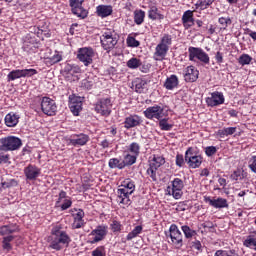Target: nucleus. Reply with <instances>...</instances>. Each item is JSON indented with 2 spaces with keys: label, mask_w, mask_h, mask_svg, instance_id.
Here are the masks:
<instances>
[{
  "label": "nucleus",
  "mask_w": 256,
  "mask_h": 256,
  "mask_svg": "<svg viewBox=\"0 0 256 256\" xmlns=\"http://www.w3.org/2000/svg\"><path fill=\"white\" fill-rule=\"evenodd\" d=\"M50 244L49 248L54 249V251H61L65 247H69L71 243V237L66 231L61 230V226H55L51 230Z\"/></svg>",
  "instance_id": "nucleus-1"
},
{
  "label": "nucleus",
  "mask_w": 256,
  "mask_h": 256,
  "mask_svg": "<svg viewBox=\"0 0 256 256\" xmlns=\"http://www.w3.org/2000/svg\"><path fill=\"white\" fill-rule=\"evenodd\" d=\"M100 43L104 51L111 53V51H113V49L117 46V43H119V38H117V33H115V30L105 29L100 36Z\"/></svg>",
  "instance_id": "nucleus-2"
},
{
  "label": "nucleus",
  "mask_w": 256,
  "mask_h": 256,
  "mask_svg": "<svg viewBox=\"0 0 256 256\" xmlns=\"http://www.w3.org/2000/svg\"><path fill=\"white\" fill-rule=\"evenodd\" d=\"M23 141L17 136H7L0 139V151L8 153V151H18L21 149Z\"/></svg>",
  "instance_id": "nucleus-3"
},
{
  "label": "nucleus",
  "mask_w": 256,
  "mask_h": 256,
  "mask_svg": "<svg viewBox=\"0 0 256 256\" xmlns=\"http://www.w3.org/2000/svg\"><path fill=\"white\" fill-rule=\"evenodd\" d=\"M165 163V157L161 154H153L149 160V168L147 169V175L152 181H157V170L159 167H163Z\"/></svg>",
  "instance_id": "nucleus-4"
},
{
  "label": "nucleus",
  "mask_w": 256,
  "mask_h": 256,
  "mask_svg": "<svg viewBox=\"0 0 256 256\" xmlns=\"http://www.w3.org/2000/svg\"><path fill=\"white\" fill-rule=\"evenodd\" d=\"M188 54L189 61H195V59H198V61H200V63H203L204 65H209V63H211V58L209 57V54L203 51L202 48L190 46L188 48Z\"/></svg>",
  "instance_id": "nucleus-5"
},
{
  "label": "nucleus",
  "mask_w": 256,
  "mask_h": 256,
  "mask_svg": "<svg viewBox=\"0 0 256 256\" xmlns=\"http://www.w3.org/2000/svg\"><path fill=\"white\" fill-rule=\"evenodd\" d=\"M78 61L83 63L85 67L93 65V57H95V50L92 47H82L77 50L76 55Z\"/></svg>",
  "instance_id": "nucleus-6"
},
{
  "label": "nucleus",
  "mask_w": 256,
  "mask_h": 256,
  "mask_svg": "<svg viewBox=\"0 0 256 256\" xmlns=\"http://www.w3.org/2000/svg\"><path fill=\"white\" fill-rule=\"evenodd\" d=\"M184 187L185 183L181 178H174L171 182V186H168L166 189L167 195H172L174 199H181L183 197Z\"/></svg>",
  "instance_id": "nucleus-7"
},
{
  "label": "nucleus",
  "mask_w": 256,
  "mask_h": 256,
  "mask_svg": "<svg viewBox=\"0 0 256 256\" xmlns=\"http://www.w3.org/2000/svg\"><path fill=\"white\" fill-rule=\"evenodd\" d=\"M109 227L107 225H98L94 230L89 234V237H92L88 243L90 245H95V243H100L107 237Z\"/></svg>",
  "instance_id": "nucleus-8"
},
{
  "label": "nucleus",
  "mask_w": 256,
  "mask_h": 256,
  "mask_svg": "<svg viewBox=\"0 0 256 256\" xmlns=\"http://www.w3.org/2000/svg\"><path fill=\"white\" fill-rule=\"evenodd\" d=\"M185 161L190 169H198L203 163V156L193 152V147H189L185 152Z\"/></svg>",
  "instance_id": "nucleus-9"
},
{
  "label": "nucleus",
  "mask_w": 256,
  "mask_h": 256,
  "mask_svg": "<svg viewBox=\"0 0 256 256\" xmlns=\"http://www.w3.org/2000/svg\"><path fill=\"white\" fill-rule=\"evenodd\" d=\"M111 107H113L111 98H100L95 104V111L103 117H109L111 115Z\"/></svg>",
  "instance_id": "nucleus-10"
},
{
  "label": "nucleus",
  "mask_w": 256,
  "mask_h": 256,
  "mask_svg": "<svg viewBox=\"0 0 256 256\" xmlns=\"http://www.w3.org/2000/svg\"><path fill=\"white\" fill-rule=\"evenodd\" d=\"M169 237L171 239L172 245L176 249H181V247H183V234L181 233V230H179V227L176 226V224H172L170 226Z\"/></svg>",
  "instance_id": "nucleus-11"
},
{
  "label": "nucleus",
  "mask_w": 256,
  "mask_h": 256,
  "mask_svg": "<svg viewBox=\"0 0 256 256\" xmlns=\"http://www.w3.org/2000/svg\"><path fill=\"white\" fill-rule=\"evenodd\" d=\"M41 109L44 115H48V117L57 115V103L47 96L43 97L41 100Z\"/></svg>",
  "instance_id": "nucleus-12"
},
{
  "label": "nucleus",
  "mask_w": 256,
  "mask_h": 256,
  "mask_svg": "<svg viewBox=\"0 0 256 256\" xmlns=\"http://www.w3.org/2000/svg\"><path fill=\"white\" fill-rule=\"evenodd\" d=\"M83 3H85V0H69L71 12L80 19H86L89 15V12L83 8Z\"/></svg>",
  "instance_id": "nucleus-13"
},
{
  "label": "nucleus",
  "mask_w": 256,
  "mask_h": 256,
  "mask_svg": "<svg viewBox=\"0 0 256 256\" xmlns=\"http://www.w3.org/2000/svg\"><path fill=\"white\" fill-rule=\"evenodd\" d=\"M39 73L36 69L30 68V69H17V70H12L8 75H7V81H15L17 79H21L23 77H33V75H37Z\"/></svg>",
  "instance_id": "nucleus-14"
},
{
  "label": "nucleus",
  "mask_w": 256,
  "mask_h": 256,
  "mask_svg": "<svg viewBox=\"0 0 256 256\" xmlns=\"http://www.w3.org/2000/svg\"><path fill=\"white\" fill-rule=\"evenodd\" d=\"M68 99L70 111L78 117L79 113L83 110V97L71 94Z\"/></svg>",
  "instance_id": "nucleus-15"
},
{
  "label": "nucleus",
  "mask_w": 256,
  "mask_h": 256,
  "mask_svg": "<svg viewBox=\"0 0 256 256\" xmlns=\"http://www.w3.org/2000/svg\"><path fill=\"white\" fill-rule=\"evenodd\" d=\"M164 109L163 107L159 105H154L146 108V110L143 112L144 117L146 119H157V121L163 119L165 117V113H163Z\"/></svg>",
  "instance_id": "nucleus-16"
},
{
  "label": "nucleus",
  "mask_w": 256,
  "mask_h": 256,
  "mask_svg": "<svg viewBox=\"0 0 256 256\" xmlns=\"http://www.w3.org/2000/svg\"><path fill=\"white\" fill-rule=\"evenodd\" d=\"M89 140V135L85 133L72 134L67 139V145H72L73 147H83L84 145H87V143H89Z\"/></svg>",
  "instance_id": "nucleus-17"
},
{
  "label": "nucleus",
  "mask_w": 256,
  "mask_h": 256,
  "mask_svg": "<svg viewBox=\"0 0 256 256\" xmlns=\"http://www.w3.org/2000/svg\"><path fill=\"white\" fill-rule=\"evenodd\" d=\"M183 79L185 83H195L199 79V70L193 66H187L183 70Z\"/></svg>",
  "instance_id": "nucleus-18"
},
{
  "label": "nucleus",
  "mask_w": 256,
  "mask_h": 256,
  "mask_svg": "<svg viewBox=\"0 0 256 256\" xmlns=\"http://www.w3.org/2000/svg\"><path fill=\"white\" fill-rule=\"evenodd\" d=\"M223 103H225V96L219 91L212 92L211 97L206 98V105L208 107H219Z\"/></svg>",
  "instance_id": "nucleus-19"
},
{
  "label": "nucleus",
  "mask_w": 256,
  "mask_h": 256,
  "mask_svg": "<svg viewBox=\"0 0 256 256\" xmlns=\"http://www.w3.org/2000/svg\"><path fill=\"white\" fill-rule=\"evenodd\" d=\"M205 203H209L211 207L214 209H229V202L227 199L218 197L217 199H211V197L206 196L204 197Z\"/></svg>",
  "instance_id": "nucleus-20"
},
{
  "label": "nucleus",
  "mask_w": 256,
  "mask_h": 256,
  "mask_svg": "<svg viewBox=\"0 0 256 256\" xmlns=\"http://www.w3.org/2000/svg\"><path fill=\"white\" fill-rule=\"evenodd\" d=\"M143 123V118L137 114H130L124 120V128L125 129H133L135 127H139Z\"/></svg>",
  "instance_id": "nucleus-21"
},
{
  "label": "nucleus",
  "mask_w": 256,
  "mask_h": 256,
  "mask_svg": "<svg viewBox=\"0 0 256 256\" xmlns=\"http://www.w3.org/2000/svg\"><path fill=\"white\" fill-rule=\"evenodd\" d=\"M24 175L28 181H35L39 175H41V168L29 164L26 168H24Z\"/></svg>",
  "instance_id": "nucleus-22"
},
{
  "label": "nucleus",
  "mask_w": 256,
  "mask_h": 256,
  "mask_svg": "<svg viewBox=\"0 0 256 256\" xmlns=\"http://www.w3.org/2000/svg\"><path fill=\"white\" fill-rule=\"evenodd\" d=\"M76 214H73V223H72V229H81V227L85 226V220L83 219L85 217V212L83 209H76Z\"/></svg>",
  "instance_id": "nucleus-23"
},
{
  "label": "nucleus",
  "mask_w": 256,
  "mask_h": 256,
  "mask_svg": "<svg viewBox=\"0 0 256 256\" xmlns=\"http://www.w3.org/2000/svg\"><path fill=\"white\" fill-rule=\"evenodd\" d=\"M233 25V18L230 16H220L218 18V29L220 33L229 31V27Z\"/></svg>",
  "instance_id": "nucleus-24"
},
{
  "label": "nucleus",
  "mask_w": 256,
  "mask_h": 256,
  "mask_svg": "<svg viewBox=\"0 0 256 256\" xmlns=\"http://www.w3.org/2000/svg\"><path fill=\"white\" fill-rule=\"evenodd\" d=\"M182 25L185 29H191L195 25V18L193 17V11L187 10L182 15Z\"/></svg>",
  "instance_id": "nucleus-25"
},
{
  "label": "nucleus",
  "mask_w": 256,
  "mask_h": 256,
  "mask_svg": "<svg viewBox=\"0 0 256 256\" xmlns=\"http://www.w3.org/2000/svg\"><path fill=\"white\" fill-rule=\"evenodd\" d=\"M131 194L121 188L117 189V203L120 205H131Z\"/></svg>",
  "instance_id": "nucleus-26"
},
{
  "label": "nucleus",
  "mask_w": 256,
  "mask_h": 256,
  "mask_svg": "<svg viewBox=\"0 0 256 256\" xmlns=\"http://www.w3.org/2000/svg\"><path fill=\"white\" fill-rule=\"evenodd\" d=\"M63 71L66 79H69V77H75V75H79V73H81V67L76 64H66Z\"/></svg>",
  "instance_id": "nucleus-27"
},
{
  "label": "nucleus",
  "mask_w": 256,
  "mask_h": 256,
  "mask_svg": "<svg viewBox=\"0 0 256 256\" xmlns=\"http://www.w3.org/2000/svg\"><path fill=\"white\" fill-rule=\"evenodd\" d=\"M167 53H169V47L158 44L154 52L155 61H163L167 57Z\"/></svg>",
  "instance_id": "nucleus-28"
},
{
  "label": "nucleus",
  "mask_w": 256,
  "mask_h": 256,
  "mask_svg": "<svg viewBox=\"0 0 256 256\" xmlns=\"http://www.w3.org/2000/svg\"><path fill=\"white\" fill-rule=\"evenodd\" d=\"M113 14V7L111 5H98L96 7V15L105 19V17H109V15Z\"/></svg>",
  "instance_id": "nucleus-29"
},
{
  "label": "nucleus",
  "mask_w": 256,
  "mask_h": 256,
  "mask_svg": "<svg viewBox=\"0 0 256 256\" xmlns=\"http://www.w3.org/2000/svg\"><path fill=\"white\" fill-rule=\"evenodd\" d=\"M164 87L167 89V91L177 89V87H179V77H177L175 74L170 75V77L165 80Z\"/></svg>",
  "instance_id": "nucleus-30"
},
{
  "label": "nucleus",
  "mask_w": 256,
  "mask_h": 256,
  "mask_svg": "<svg viewBox=\"0 0 256 256\" xmlns=\"http://www.w3.org/2000/svg\"><path fill=\"white\" fill-rule=\"evenodd\" d=\"M18 231L19 225L15 223H10L0 227V235H2L3 237H5V235H13V233H17Z\"/></svg>",
  "instance_id": "nucleus-31"
},
{
  "label": "nucleus",
  "mask_w": 256,
  "mask_h": 256,
  "mask_svg": "<svg viewBox=\"0 0 256 256\" xmlns=\"http://www.w3.org/2000/svg\"><path fill=\"white\" fill-rule=\"evenodd\" d=\"M20 118L21 117L19 116V114H16L14 112H10L4 118L5 125L7 127H17V124L19 123Z\"/></svg>",
  "instance_id": "nucleus-32"
},
{
  "label": "nucleus",
  "mask_w": 256,
  "mask_h": 256,
  "mask_svg": "<svg viewBox=\"0 0 256 256\" xmlns=\"http://www.w3.org/2000/svg\"><path fill=\"white\" fill-rule=\"evenodd\" d=\"M132 87H134L136 93H145V89H147V80L136 78L132 82Z\"/></svg>",
  "instance_id": "nucleus-33"
},
{
  "label": "nucleus",
  "mask_w": 256,
  "mask_h": 256,
  "mask_svg": "<svg viewBox=\"0 0 256 256\" xmlns=\"http://www.w3.org/2000/svg\"><path fill=\"white\" fill-rule=\"evenodd\" d=\"M118 189H122L130 193V195H133V193H135V182L131 180V178H127L121 183Z\"/></svg>",
  "instance_id": "nucleus-34"
},
{
  "label": "nucleus",
  "mask_w": 256,
  "mask_h": 256,
  "mask_svg": "<svg viewBox=\"0 0 256 256\" xmlns=\"http://www.w3.org/2000/svg\"><path fill=\"white\" fill-rule=\"evenodd\" d=\"M143 233V226H136L131 232L126 236V240L122 238V243H127V241H133L136 237H139Z\"/></svg>",
  "instance_id": "nucleus-35"
},
{
  "label": "nucleus",
  "mask_w": 256,
  "mask_h": 256,
  "mask_svg": "<svg viewBox=\"0 0 256 256\" xmlns=\"http://www.w3.org/2000/svg\"><path fill=\"white\" fill-rule=\"evenodd\" d=\"M237 133V127H227L220 129L216 132V135L220 137V139H224V137H229V135H235Z\"/></svg>",
  "instance_id": "nucleus-36"
},
{
  "label": "nucleus",
  "mask_w": 256,
  "mask_h": 256,
  "mask_svg": "<svg viewBox=\"0 0 256 256\" xmlns=\"http://www.w3.org/2000/svg\"><path fill=\"white\" fill-rule=\"evenodd\" d=\"M18 185L19 183L15 179L3 181V177H0V191H2V189H11V187H17Z\"/></svg>",
  "instance_id": "nucleus-37"
},
{
  "label": "nucleus",
  "mask_w": 256,
  "mask_h": 256,
  "mask_svg": "<svg viewBox=\"0 0 256 256\" xmlns=\"http://www.w3.org/2000/svg\"><path fill=\"white\" fill-rule=\"evenodd\" d=\"M108 167L110 169H125V166L123 164V160L119 159V158H111L108 161Z\"/></svg>",
  "instance_id": "nucleus-38"
},
{
  "label": "nucleus",
  "mask_w": 256,
  "mask_h": 256,
  "mask_svg": "<svg viewBox=\"0 0 256 256\" xmlns=\"http://www.w3.org/2000/svg\"><path fill=\"white\" fill-rule=\"evenodd\" d=\"M128 153L134 155V157H139V154L141 153V144H139V142L130 143L128 146Z\"/></svg>",
  "instance_id": "nucleus-39"
},
{
  "label": "nucleus",
  "mask_w": 256,
  "mask_h": 256,
  "mask_svg": "<svg viewBox=\"0 0 256 256\" xmlns=\"http://www.w3.org/2000/svg\"><path fill=\"white\" fill-rule=\"evenodd\" d=\"M122 163L124 165V169L125 167H131V165H135V163H137V156L128 153L124 156Z\"/></svg>",
  "instance_id": "nucleus-40"
},
{
  "label": "nucleus",
  "mask_w": 256,
  "mask_h": 256,
  "mask_svg": "<svg viewBox=\"0 0 256 256\" xmlns=\"http://www.w3.org/2000/svg\"><path fill=\"white\" fill-rule=\"evenodd\" d=\"M134 23L137 25H143L145 23V11L141 9L134 11Z\"/></svg>",
  "instance_id": "nucleus-41"
},
{
  "label": "nucleus",
  "mask_w": 256,
  "mask_h": 256,
  "mask_svg": "<svg viewBox=\"0 0 256 256\" xmlns=\"http://www.w3.org/2000/svg\"><path fill=\"white\" fill-rule=\"evenodd\" d=\"M110 230L114 235H119L123 231V224L119 220H112L110 223Z\"/></svg>",
  "instance_id": "nucleus-42"
},
{
  "label": "nucleus",
  "mask_w": 256,
  "mask_h": 256,
  "mask_svg": "<svg viewBox=\"0 0 256 256\" xmlns=\"http://www.w3.org/2000/svg\"><path fill=\"white\" fill-rule=\"evenodd\" d=\"M22 49L26 51V53H35L37 51L35 40H32V41L25 40L23 43Z\"/></svg>",
  "instance_id": "nucleus-43"
},
{
  "label": "nucleus",
  "mask_w": 256,
  "mask_h": 256,
  "mask_svg": "<svg viewBox=\"0 0 256 256\" xmlns=\"http://www.w3.org/2000/svg\"><path fill=\"white\" fill-rule=\"evenodd\" d=\"M158 121V125L161 131H171V129L174 127L173 124L169 123V118H160Z\"/></svg>",
  "instance_id": "nucleus-44"
},
{
  "label": "nucleus",
  "mask_w": 256,
  "mask_h": 256,
  "mask_svg": "<svg viewBox=\"0 0 256 256\" xmlns=\"http://www.w3.org/2000/svg\"><path fill=\"white\" fill-rule=\"evenodd\" d=\"M13 239H15V236H13V235L5 236L3 238L2 249H4V251H7L9 253V251H11V249H13V246L11 245V241H13Z\"/></svg>",
  "instance_id": "nucleus-45"
},
{
  "label": "nucleus",
  "mask_w": 256,
  "mask_h": 256,
  "mask_svg": "<svg viewBox=\"0 0 256 256\" xmlns=\"http://www.w3.org/2000/svg\"><path fill=\"white\" fill-rule=\"evenodd\" d=\"M212 3H215V0H198L196 2V9H200V11H205V9H209Z\"/></svg>",
  "instance_id": "nucleus-46"
},
{
  "label": "nucleus",
  "mask_w": 256,
  "mask_h": 256,
  "mask_svg": "<svg viewBox=\"0 0 256 256\" xmlns=\"http://www.w3.org/2000/svg\"><path fill=\"white\" fill-rule=\"evenodd\" d=\"M181 230L185 236V239H193V237H195V235H197V231L191 229V227H189L187 225L181 226Z\"/></svg>",
  "instance_id": "nucleus-47"
},
{
  "label": "nucleus",
  "mask_w": 256,
  "mask_h": 256,
  "mask_svg": "<svg viewBox=\"0 0 256 256\" xmlns=\"http://www.w3.org/2000/svg\"><path fill=\"white\" fill-rule=\"evenodd\" d=\"M160 16L159 8H157L155 5H150L148 10V18L152 21H156V19H159Z\"/></svg>",
  "instance_id": "nucleus-48"
},
{
  "label": "nucleus",
  "mask_w": 256,
  "mask_h": 256,
  "mask_svg": "<svg viewBox=\"0 0 256 256\" xmlns=\"http://www.w3.org/2000/svg\"><path fill=\"white\" fill-rule=\"evenodd\" d=\"M244 247H248V249H253L256 251V237L253 235L247 236V238L243 242Z\"/></svg>",
  "instance_id": "nucleus-49"
},
{
  "label": "nucleus",
  "mask_w": 256,
  "mask_h": 256,
  "mask_svg": "<svg viewBox=\"0 0 256 256\" xmlns=\"http://www.w3.org/2000/svg\"><path fill=\"white\" fill-rule=\"evenodd\" d=\"M60 61H63V55L59 51H55V54L52 57L47 58V63H49V65H55L60 63Z\"/></svg>",
  "instance_id": "nucleus-50"
},
{
  "label": "nucleus",
  "mask_w": 256,
  "mask_h": 256,
  "mask_svg": "<svg viewBox=\"0 0 256 256\" xmlns=\"http://www.w3.org/2000/svg\"><path fill=\"white\" fill-rule=\"evenodd\" d=\"M126 45H127V47H131L132 49H135L141 45V42L139 40L135 39V36H132L130 34L126 38Z\"/></svg>",
  "instance_id": "nucleus-51"
},
{
  "label": "nucleus",
  "mask_w": 256,
  "mask_h": 256,
  "mask_svg": "<svg viewBox=\"0 0 256 256\" xmlns=\"http://www.w3.org/2000/svg\"><path fill=\"white\" fill-rule=\"evenodd\" d=\"M128 69H139L141 67V59L138 58H130L126 63Z\"/></svg>",
  "instance_id": "nucleus-52"
},
{
  "label": "nucleus",
  "mask_w": 256,
  "mask_h": 256,
  "mask_svg": "<svg viewBox=\"0 0 256 256\" xmlns=\"http://www.w3.org/2000/svg\"><path fill=\"white\" fill-rule=\"evenodd\" d=\"M160 45L164 47H171L173 45V37L170 34H164L160 40Z\"/></svg>",
  "instance_id": "nucleus-53"
},
{
  "label": "nucleus",
  "mask_w": 256,
  "mask_h": 256,
  "mask_svg": "<svg viewBox=\"0 0 256 256\" xmlns=\"http://www.w3.org/2000/svg\"><path fill=\"white\" fill-rule=\"evenodd\" d=\"M230 179L232 181H242V179H245V174L242 169H236L231 175Z\"/></svg>",
  "instance_id": "nucleus-54"
},
{
  "label": "nucleus",
  "mask_w": 256,
  "mask_h": 256,
  "mask_svg": "<svg viewBox=\"0 0 256 256\" xmlns=\"http://www.w3.org/2000/svg\"><path fill=\"white\" fill-rule=\"evenodd\" d=\"M251 61H253V58L249 56V54H242L239 59L238 63L239 65L245 66V65H250Z\"/></svg>",
  "instance_id": "nucleus-55"
},
{
  "label": "nucleus",
  "mask_w": 256,
  "mask_h": 256,
  "mask_svg": "<svg viewBox=\"0 0 256 256\" xmlns=\"http://www.w3.org/2000/svg\"><path fill=\"white\" fill-rule=\"evenodd\" d=\"M191 249L196 251V253H203V244H201V241L194 240L190 243Z\"/></svg>",
  "instance_id": "nucleus-56"
},
{
  "label": "nucleus",
  "mask_w": 256,
  "mask_h": 256,
  "mask_svg": "<svg viewBox=\"0 0 256 256\" xmlns=\"http://www.w3.org/2000/svg\"><path fill=\"white\" fill-rule=\"evenodd\" d=\"M214 256H239V254H237L235 252V250H217L215 253H214Z\"/></svg>",
  "instance_id": "nucleus-57"
},
{
  "label": "nucleus",
  "mask_w": 256,
  "mask_h": 256,
  "mask_svg": "<svg viewBox=\"0 0 256 256\" xmlns=\"http://www.w3.org/2000/svg\"><path fill=\"white\" fill-rule=\"evenodd\" d=\"M73 205V201L71 198L64 199L62 204L56 205V207H60L61 211H67V209L71 208Z\"/></svg>",
  "instance_id": "nucleus-58"
},
{
  "label": "nucleus",
  "mask_w": 256,
  "mask_h": 256,
  "mask_svg": "<svg viewBox=\"0 0 256 256\" xmlns=\"http://www.w3.org/2000/svg\"><path fill=\"white\" fill-rule=\"evenodd\" d=\"M92 256H107L105 246H98L92 251Z\"/></svg>",
  "instance_id": "nucleus-59"
},
{
  "label": "nucleus",
  "mask_w": 256,
  "mask_h": 256,
  "mask_svg": "<svg viewBox=\"0 0 256 256\" xmlns=\"http://www.w3.org/2000/svg\"><path fill=\"white\" fill-rule=\"evenodd\" d=\"M217 154V147L215 146H207L205 148V155L207 157H213V155Z\"/></svg>",
  "instance_id": "nucleus-60"
},
{
  "label": "nucleus",
  "mask_w": 256,
  "mask_h": 256,
  "mask_svg": "<svg viewBox=\"0 0 256 256\" xmlns=\"http://www.w3.org/2000/svg\"><path fill=\"white\" fill-rule=\"evenodd\" d=\"M63 199H69V197L67 196V192H65V190L60 191L58 195V200L56 201V205L61 204V201H63Z\"/></svg>",
  "instance_id": "nucleus-61"
},
{
  "label": "nucleus",
  "mask_w": 256,
  "mask_h": 256,
  "mask_svg": "<svg viewBox=\"0 0 256 256\" xmlns=\"http://www.w3.org/2000/svg\"><path fill=\"white\" fill-rule=\"evenodd\" d=\"M248 167L252 173L256 174V156H252V159L250 160Z\"/></svg>",
  "instance_id": "nucleus-62"
},
{
  "label": "nucleus",
  "mask_w": 256,
  "mask_h": 256,
  "mask_svg": "<svg viewBox=\"0 0 256 256\" xmlns=\"http://www.w3.org/2000/svg\"><path fill=\"white\" fill-rule=\"evenodd\" d=\"M176 165L177 167H183V165H185V158L182 154L176 155Z\"/></svg>",
  "instance_id": "nucleus-63"
},
{
  "label": "nucleus",
  "mask_w": 256,
  "mask_h": 256,
  "mask_svg": "<svg viewBox=\"0 0 256 256\" xmlns=\"http://www.w3.org/2000/svg\"><path fill=\"white\" fill-rule=\"evenodd\" d=\"M246 35H249L253 41H256V32L252 31L251 29L247 28L246 30Z\"/></svg>",
  "instance_id": "nucleus-64"
}]
</instances>
